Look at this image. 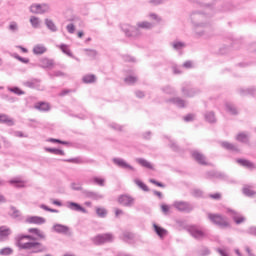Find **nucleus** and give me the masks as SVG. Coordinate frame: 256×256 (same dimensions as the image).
I'll return each instance as SVG.
<instances>
[{"mask_svg":"<svg viewBox=\"0 0 256 256\" xmlns=\"http://www.w3.org/2000/svg\"><path fill=\"white\" fill-rule=\"evenodd\" d=\"M28 233H32V235L18 234L15 237V245L18 247L19 251H28L31 255L47 253V246L39 242V239L42 241L47 239L45 232L38 228H29ZM33 235H36V237Z\"/></svg>","mask_w":256,"mask_h":256,"instance_id":"f257e3e1","label":"nucleus"},{"mask_svg":"<svg viewBox=\"0 0 256 256\" xmlns=\"http://www.w3.org/2000/svg\"><path fill=\"white\" fill-rule=\"evenodd\" d=\"M215 12L203 13L201 11H193L190 14V20L193 24V33L196 39H211L213 37V27L211 22L207 21Z\"/></svg>","mask_w":256,"mask_h":256,"instance_id":"f03ea898","label":"nucleus"},{"mask_svg":"<svg viewBox=\"0 0 256 256\" xmlns=\"http://www.w3.org/2000/svg\"><path fill=\"white\" fill-rule=\"evenodd\" d=\"M120 29L128 39H139V37L143 35L141 29L149 31L153 29V23L149 21H140L136 23V26H133L129 23H123L120 25Z\"/></svg>","mask_w":256,"mask_h":256,"instance_id":"7ed1b4c3","label":"nucleus"},{"mask_svg":"<svg viewBox=\"0 0 256 256\" xmlns=\"http://www.w3.org/2000/svg\"><path fill=\"white\" fill-rule=\"evenodd\" d=\"M208 219L212 223H214V225H218V227H221V229H225L229 227V222L227 221V218L223 217L220 214L208 213Z\"/></svg>","mask_w":256,"mask_h":256,"instance_id":"20e7f679","label":"nucleus"},{"mask_svg":"<svg viewBox=\"0 0 256 256\" xmlns=\"http://www.w3.org/2000/svg\"><path fill=\"white\" fill-rule=\"evenodd\" d=\"M172 206L177 211H180V213H191V211L195 209V206H193V204L186 201H175Z\"/></svg>","mask_w":256,"mask_h":256,"instance_id":"39448f33","label":"nucleus"},{"mask_svg":"<svg viewBox=\"0 0 256 256\" xmlns=\"http://www.w3.org/2000/svg\"><path fill=\"white\" fill-rule=\"evenodd\" d=\"M49 11H51V6L47 3L32 4L30 6V12L36 15H43L45 13H49Z\"/></svg>","mask_w":256,"mask_h":256,"instance_id":"423d86ee","label":"nucleus"},{"mask_svg":"<svg viewBox=\"0 0 256 256\" xmlns=\"http://www.w3.org/2000/svg\"><path fill=\"white\" fill-rule=\"evenodd\" d=\"M113 239L114 237L111 233L99 234L93 238V243L95 245H103L105 243H113Z\"/></svg>","mask_w":256,"mask_h":256,"instance_id":"0eeeda50","label":"nucleus"},{"mask_svg":"<svg viewBox=\"0 0 256 256\" xmlns=\"http://www.w3.org/2000/svg\"><path fill=\"white\" fill-rule=\"evenodd\" d=\"M82 195L85 197V199H92L93 201H99L101 199H104L103 194H99L98 192L91 191V190H82Z\"/></svg>","mask_w":256,"mask_h":256,"instance_id":"6e6552de","label":"nucleus"},{"mask_svg":"<svg viewBox=\"0 0 256 256\" xmlns=\"http://www.w3.org/2000/svg\"><path fill=\"white\" fill-rule=\"evenodd\" d=\"M118 203L123 207H133L135 205V198L129 195H121L118 198Z\"/></svg>","mask_w":256,"mask_h":256,"instance_id":"1a4fd4ad","label":"nucleus"},{"mask_svg":"<svg viewBox=\"0 0 256 256\" xmlns=\"http://www.w3.org/2000/svg\"><path fill=\"white\" fill-rule=\"evenodd\" d=\"M24 87H28V89H37L38 91L41 90V80L37 78H32L30 80L22 82Z\"/></svg>","mask_w":256,"mask_h":256,"instance_id":"9d476101","label":"nucleus"},{"mask_svg":"<svg viewBox=\"0 0 256 256\" xmlns=\"http://www.w3.org/2000/svg\"><path fill=\"white\" fill-rule=\"evenodd\" d=\"M227 213L230 214L236 225H241V223H245V217L241 215V213L230 208H228Z\"/></svg>","mask_w":256,"mask_h":256,"instance_id":"9b49d317","label":"nucleus"},{"mask_svg":"<svg viewBox=\"0 0 256 256\" xmlns=\"http://www.w3.org/2000/svg\"><path fill=\"white\" fill-rule=\"evenodd\" d=\"M112 161L113 164L117 165V167H120V169H129V171H135V168L122 158H113Z\"/></svg>","mask_w":256,"mask_h":256,"instance_id":"f8f14e48","label":"nucleus"},{"mask_svg":"<svg viewBox=\"0 0 256 256\" xmlns=\"http://www.w3.org/2000/svg\"><path fill=\"white\" fill-rule=\"evenodd\" d=\"M52 229L55 233H59L61 235H71L69 226L63 224H54Z\"/></svg>","mask_w":256,"mask_h":256,"instance_id":"ddd939ff","label":"nucleus"},{"mask_svg":"<svg viewBox=\"0 0 256 256\" xmlns=\"http://www.w3.org/2000/svg\"><path fill=\"white\" fill-rule=\"evenodd\" d=\"M25 221L30 225H43L47 220L41 216H28Z\"/></svg>","mask_w":256,"mask_h":256,"instance_id":"4468645a","label":"nucleus"},{"mask_svg":"<svg viewBox=\"0 0 256 256\" xmlns=\"http://www.w3.org/2000/svg\"><path fill=\"white\" fill-rule=\"evenodd\" d=\"M66 207L71 211H78L80 213H87V209H85L81 204L77 202H67Z\"/></svg>","mask_w":256,"mask_h":256,"instance_id":"2eb2a0df","label":"nucleus"},{"mask_svg":"<svg viewBox=\"0 0 256 256\" xmlns=\"http://www.w3.org/2000/svg\"><path fill=\"white\" fill-rule=\"evenodd\" d=\"M188 232L192 237H194V239H203V237H205V233L195 226L189 227Z\"/></svg>","mask_w":256,"mask_h":256,"instance_id":"dca6fc26","label":"nucleus"},{"mask_svg":"<svg viewBox=\"0 0 256 256\" xmlns=\"http://www.w3.org/2000/svg\"><path fill=\"white\" fill-rule=\"evenodd\" d=\"M236 162L238 165H241V167H245L246 169H249L250 171H253L256 169L255 163L247 160V159H237Z\"/></svg>","mask_w":256,"mask_h":256,"instance_id":"f3484780","label":"nucleus"},{"mask_svg":"<svg viewBox=\"0 0 256 256\" xmlns=\"http://www.w3.org/2000/svg\"><path fill=\"white\" fill-rule=\"evenodd\" d=\"M192 157L199 163L200 165H207V160L205 158V155L200 153L199 151L195 150L192 152Z\"/></svg>","mask_w":256,"mask_h":256,"instance_id":"a211bd4d","label":"nucleus"},{"mask_svg":"<svg viewBox=\"0 0 256 256\" xmlns=\"http://www.w3.org/2000/svg\"><path fill=\"white\" fill-rule=\"evenodd\" d=\"M168 103H173V105H176L180 109L187 107V102L179 97L169 99Z\"/></svg>","mask_w":256,"mask_h":256,"instance_id":"6ab92c4d","label":"nucleus"},{"mask_svg":"<svg viewBox=\"0 0 256 256\" xmlns=\"http://www.w3.org/2000/svg\"><path fill=\"white\" fill-rule=\"evenodd\" d=\"M238 93L241 97H246V95H256V87L240 88Z\"/></svg>","mask_w":256,"mask_h":256,"instance_id":"aec40b11","label":"nucleus"},{"mask_svg":"<svg viewBox=\"0 0 256 256\" xmlns=\"http://www.w3.org/2000/svg\"><path fill=\"white\" fill-rule=\"evenodd\" d=\"M221 147H223V149H226L227 151H233L234 153H239V148L237 147V145L224 141L221 142Z\"/></svg>","mask_w":256,"mask_h":256,"instance_id":"412c9836","label":"nucleus"},{"mask_svg":"<svg viewBox=\"0 0 256 256\" xmlns=\"http://www.w3.org/2000/svg\"><path fill=\"white\" fill-rule=\"evenodd\" d=\"M153 229L156 233V235H158V237H160V239H164L165 236L167 235V230L157 224H153Z\"/></svg>","mask_w":256,"mask_h":256,"instance_id":"4be33fe9","label":"nucleus"},{"mask_svg":"<svg viewBox=\"0 0 256 256\" xmlns=\"http://www.w3.org/2000/svg\"><path fill=\"white\" fill-rule=\"evenodd\" d=\"M182 93L185 97H195V95L199 93V90H196L195 88L182 87Z\"/></svg>","mask_w":256,"mask_h":256,"instance_id":"5701e85b","label":"nucleus"},{"mask_svg":"<svg viewBox=\"0 0 256 256\" xmlns=\"http://www.w3.org/2000/svg\"><path fill=\"white\" fill-rule=\"evenodd\" d=\"M54 65H55V62L53 61V59L43 58L41 60L40 67H42V69H53Z\"/></svg>","mask_w":256,"mask_h":256,"instance_id":"b1692460","label":"nucleus"},{"mask_svg":"<svg viewBox=\"0 0 256 256\" xmlns=\"http://www.w3.org/2000/svg\"><path fill=\"white\" fill-rule=\"evenodd\" d=\"M11 234V229L7 228V226L0 227V241H6L7 237Z\"/></svg>","mask_w":256,"mask_h":256,"instance_id":"393cba45","label":"nucleus"},{"mask_svg":"<svg viewBox=\"0 0 256 256\" xmlns=\"http://www.w3.org/2000/svg\"><path fill=\"white\" fill-rule=\"evenodd\" d=\"M225 109L227 113H229L230 115H239V111H237V107H235L234 104L231 102L225 103Z\"/></svg>","mask_w":256,"mask_h":256,"instance_id":"a878e982","label":"nucleus"},{"mask_svg":"<svg viewBox=\"0 0 256 256\" xmlns=\"http://www.w3.org/2000/svg\"><path fill=\"white\" fill-rule=\"evenodd\" d=\"M236 141L239 143H249V134L247 132H240L236 135Z\"/></svg>","mask_w":256,"mask_h":256,"instance_id":"bb28decb","label":"nucleus"},{"mask_svg":"<svg viewBox=\"0 0 256 256\" xmlns=\"http://www.w3.org/2000/svg\"><path fill=\"white\" fill-rule=\"evenodd\" d=\"M34 55H43V53H47V48L43 44L35 45L33 48Z\"/></svg>","mask_w":256,"mask_h":256,"instance_id":"cd10ccee","label":"nucleus"},{"mask_svg":"<svg viewBox=\"0 0 256 256\" xmlns=\"http://www.w3.org/2000/svg\"><path fill=\"white\" fill-rule=\"evenodd\" d=\"M45 25H46L47 29H49V31H52V33H57V31H58L57 25H55V22H53V20L46 18Z\"/></svg>","mask_w":256,"mask_h":256,"instance_id":"c85d7f7f","label":"nucleus"},{"mask_svg":"<svg viewBox=\"0 0 256 256\" xmlns=\"http://www.w3.org/2000/svg\"><path fill=\"white\" fill-rule=\"evenodd\" d=\"M204 118L207 123H217V118L215 117V112L208 111L204 114Z\"/></svg>","mask_w":256,"mask_h":256,"instance_id":"c756f323","label":"nucleus"},{"mask_svg":"<svg viewBox=\"0 0 256 256\" xmlns=\"http://www.w3.org/2000/svg\"><path fill=\"white\" fill-rule=\"evenodd\" d=\"M136 163L141 165V167H145L146 169H153V165L150 164L145 158H136Z\"/></svg>","mask_w":256,"mask_h":256,"instance_id":"7c9ffc66","label":"nucleus"},{"mask_svg":"<svg viewBox=\"0 0 256 256\" xmlns=\"http://www.w3.org/2000/svg\"><path fill=\"white\" fill-rule=\"evenodd\" d=\"M171 46L175 51H181V49H185V47H187V44L181 41H174L171 43Z\"/></svg>","mask_w":256,"mask_h":256,"instance_id":"2f4dec72","label":"nucleus"},{"mask_svg":"<svg viewBox=\"0 0 256 256\" xmlns=\"http://www.w3.org/2000/svg\"><path fill=\"white\" fill-rule=\"evenodd\" d=\"M30 23L33 29H39V27H41V19H39V17L31 16Z\"/></svg>","mask_w":256,"mask_h":256,"instance_id":"473e14b6","label":"nucleus"},{"mask_svg":"<svg viewBox=\"0 0 256 256\" xmlns=\"http://www.w3.org/2000/svg\"><path fill=\"white\" fill-rule=\"evenodd\" d=\"M205 9H209V11L215 12V3L217 0H203Z\"/></svg>","mask_w":256,"mask_h":256,"instance_id":"72a5a7b5","label":"nucleus"},{"mask_svg":"<svg viewBox=\"0 0 256 256\" xmlns=\"http://www.w3.org/2000/svg\"><path fill=\"white\" fill-rule=\"evenodd\" d=\"M35 109H38V111L45 112V111H49V109H51V107L49 106V103L40 102L35 105Z\"/></svg>","mask_w":256,"mask_h":256,"instance_id":"f704fd0d","label":"nucleus"},{"mask_svg":"<svg viewBox=\"0 0 256 256\" xmlns=\"http://www.w3.org/2000/svg\"><path fill=\"white\" fill-rule=\"evenodd\" d=\"M82 81L86 84L95 83V81H97V77L94 74H88L82 78Z\"/></svg>","mask_w":256,"mask_h":256,"instance_id":"c9c22d12","label":"nucleus"},{"mask_svg":"<svg viewBox=\"0 0 256 256\" xmlns=\"http://www.w3.org/2000/svg\"><path fill=\"white\" fill-rule=\"evenodd\" d=\"M44 151H46L47 153H53V155H65V151L57 148L46 147L44 148Z\"/></svg>","mask_w":256,"mask_h":256,"instance_id":"e433bc0d","label":"nucleus"},{"mask_svg":"<svg viewBox=\"0 0 256 256\" xmlns=\"http://www.w3.org/2000/svg\"><path fill=\"white\" fill-rule=\"evenodd\" d=\"M0 123H4L6 125H13V119L9 118L6 114H0Z\"/></svg>","mask_w":256,"mask_h":256,"instance_id":"4c0bfd02","label":"nucleus"},{"mask_svg":"<svg viewBox=\"0 0 256 256\" xmlns=\"http://www.w3.org/2000/svg\"><path fill=\"white\" fill-rule=\"evenodd\" d=\"M243 193L246 195V197H253V195H256V192L251 189V186L245 185L243 187Z\"/></svg>","mask_w":256,"mask_h":256,"instance_id":"58836bf2","label":"nucleus"},{"mask_svg":"<svg viewBox=\"0 0 256 256\" xmlns=\"http://www.w3.org/2000/svg\"><path fill=\"white\" fill-rule=\"evenodd\" d=\"M8 91H10V93H14V95H25V91L21 90L19 87L14 86V87H8Z\"/></svg>","mask_w":256,"mask_h":256,"instance_id":"ea45409f","label":"nucleus"},{"mask_svg":"<svg viewBox=\"0 0 256 256\" xmlns=\"http://www.w3.org/2000/svg\"><path fill=\"white\" fill-rule=\"evenodd\" d=\"M8 29L11 33H18L19 32V24L17 22L12 21L10 22Z\"/></svg>","mask_w":256,"mask_h":256,"instance_id":"a19ab883","label":"nucleus"},{"mask_svg":"<svg viewBox=\"0 0 256 256\" xmlns=\"http://www.w3.org/2000/svg\"><path fill=\"white\" fill-rule=\"evenodd\" d=\"M134 183H135L140 189H142V191L149 192V187L146 186V184L143 183V181H141V180H139V179H135V180H134Z\"/></svg>","mask_w":256,"mask_h":256,"instance_id":"79ce46f5","label":"nucleus"},{"mask_svg":"<svg viewBox=\"0 0 256 256\" xmlns=\"http://www.w3.org/2000/svg\"><path fill=\"white\" fill-rule=\"evenodd\" d=\"M96 214L98 215V217H101V219H105V217H107V209L97 207Z\"/></svg>","mask_w":256,"mask_h":256,"instance_id":"37998d69","label":"nucleus"},{"mask_svg":"<svg viewBox=\"0 0 256 256\" xmlns=\"http://www.w3.org/2000/svg\"><path fill=\"white\" fill-rule=\"evenodd\" d=\"M60 49L65 55H68V57H73V53H71L67 44H61Z\"/></svg>","mask_w":256,"mask_h":256,"instance_id":"c03bdc74","label":"nucleus"},{"mask_svg":"<svg viewBox=\"0 0 256 256\" xmlns=\"http://www.w3.org/2000/svg\"><path fill=\"white\" fill-rule=\"evenodd\" d=\"M86 55L88 57H91V59H96L97 57V50H93V49H84Z\"/></svg>","mask_w":256,"mask_h":256,"instance_id":"a18cd8bd","label":"nucleus"},{"mask_svg":"<svg viewBox=\"0 0 256 256\" xmlns=\"http://www.w3.org/2000/svg\"><path fill=\"white\" fill-rule=\"evenodd\" d=\"M125 83L127 85H135L137 83V77L136 76H128L124 79Z\"/></svg>","mask_w":256,"mask_h":256,"instance_id":"49530a36","label":"nucleus"},{"mask_svg":"<svg viewBox=\"0 0 256 256\" xmlns=\"http://www.w3.org/2000/svg\"><path fill=\"white\" fill-rule=\"evenodd\" d=\"M0 255H4V256L13 255V249L9 247L2 248L0 250Z\"/></svg>","mask_w":256,"mask_h":256,"instance_id":"de8ad7c7","label":"nucleus"},{"mask_svg":"<svg viewBox=\"0 0 256 256\" xmlns=\"http://www.w3.org/2000/svg\"><path fill=\"white\" fill-rule=\"evenodd\" d=\"M71 189L73 191H81L82 194H83V191H85V189H83V187L80 186V184H77L75 182L71 183Z\"/></svg>","mask_w":256,"mask_h":256,"instance_id":"09e8293b","label":"nucleus"},{"mask_svg":"<svg viewBox=\"0 0 256 256\" xmlns=\"http://www.w3.org/2000/svg\"><path fill=\"white\" fill-rule=\"evenodd\" d=\"M199 255H200V256L211 255V251L209 250V248L203 246V247L199 250Z\"/></svg>","mask_w":256,"mask_h":256,"instance_id":"8fccbe9b","label":"nucleus"},{"mask_svg":"<svg viewBox=\"0 0 256 256\" xmlns=\"http://www.w3.org/2000/svg\"><path fill=\"white\" fill-rule=\"evenodd\" d=\"M163 93H166L167 95H173L175 93V89L171 86H165L162 88Z\"/></svg>","mask_w":256,"mask_h":256,"instance_id":"3c124183","label":"nucleus"},{"mask_svg":"<svg viewBox=\"0 0 256 256\" xmlns=\"http://www.w3.org/2000/svg\"><path fill=\"white\" fill-rule=\"evenodd\" d=\"M93 181H94V183H96V185H99L100 187H105V179L99 178V177H94Z\"/></svg>","mask_w":256,"mask_h":256,"instance_id":"603ef678","label":"nucleus"},{"mask_svg":"<svg viewBox=\"0 0 256 256\" xmlns=\"http://www.w3.org/2000/svg\"><path fill=\"white\" fill-rule=\"evenodd\" d=\"M48 142L49 143H59L60 145H69V142L63 141V140H59V139H55V138H49Z\"/></svg>","mask_w":256,"mask_h":256,"instance_id":"864d4df0","label":"nucleus"},{"mask_svg":"<svg viewBox=\"0 0 256 256\" xmlns=\"http://www.w3.org/2000/svg\"><path fill=\"white\" fill-rule=\"evenodd\" d=\"M149 19H151L152 21H156L157 23H161L162 19L159 17V15L155 14V13H150L148 15Z\"/></svg>","mask_w":256,"mask_h":256,"instance_id":"5fc2aeb1","label":"nucleus"},{"mask_svg":"<svg viewBox=\"0 0 256 256\" xmlns=\"http://www.w3.org/2000/svg\"><path fill=\"white\" fill-rule=\"evenodd\" d=\"M10 185H15V187H23V184H21V180L19 179H12L9 181Z\"/></svg>","mask_w":256,"mask_h":256,"instance_id":"6e6d98bb","label":"nucleus"},{"mask_svg":"<svg viewBox=\"0 0 256 256\" xmlns=\"http://www.w3.org/2000/svg\"><path fill=\"white\" fill-rule=\"evenodd\" d=\"M15 59H17L18 61H20L21 63H29V59L28 58H23L21 56H19L18 54H14Z\"/></svg>","mask_w":256,"mask_h":256,"instance_id":"4d7b16f0","label":"nucleus"},{"mask_svg":"<svg viewBox=\"0 0 256 256\" xmlns=\"http://www.w3.org/2000/svg\"><path fill=\"white\" fill-rule=\"evenodd\" d=\"M165 1L167 0H148V3H150V5H163Z\"/></svg>","mask_w":256,"mask_h":256,"instance_id":"13d9d810","label":"nucleus"},{"mask_svg":"<svg viewBox=\"0 0 256 256\" xmlns=\"http://www.w3.org/2000/svg\"><path fill=\"white\" fill-rule=\"evenodd\" d=\"M111 129H114V131H122L123 126L117 124V123H112L110 124Z\"/></svg>","mask_w":256,"mask_h":256,"instance_id":"bf43d9fd","label":"nucleus"},{"mask_svg":"<svg viewBox=\"0 0 256 256\" xmlns=\"http://www.w3.org/2000/svg\"><path fill=\"white\" fill-rule=\"evenodd\" d=\"M169 147L172 148L173 151H179V146L173 140H170Z\"/></svg>","mask_w":256,"mask_h":256,"instance_id":"052dcab7","label":"nucleus"},{"mask_svg":"<svg viewBox=\"0 0 256 256\" xmlns=\"http://www.w3.org/2000/svg\"><path fill=\"white\" fill-rule=\"evenodd\" d=\"M209 198L215 201H221V193L210 194Z\"/></svg>","mask_w":256,"mask_h":256,"instance_id":"680f3d73","label":"nucleus"},{"mask_svg":"<svg viewBox=\"0 0 256 256\" xmlns=\"http://www.w3.org/2000/svg\"><path fill=\"white\" fill-rule=\"evenodd\" d=\"M149 181H150V183H152L153 185H156L157 187L165 188V184H163L155 179H150Z\"/></svg>","mask_w":256,"mask_h":256,"instance_id":"e2e57ef3","label":"nucleus"},{"mask_svg":"<svg viewBox=\"0 0 256 256\" xmlns=\"http://www.w3.org/2000/svg\"><path fill=\"white\" fill-rule=\"evenodd\" d=\"M66 74L63 73L62 71H55L54 74H50V77L53 78V77H65Z\"/></svg>","mask_w":256,"mask_h":256,"instance_id":"0e129e2a","label":"nucleus"},{"mask_svg":"<svg viewBox=\"0 0 256 256\" xmlns=\"http://www.w3.org/2000/svg\"><path fill=\"white\" fill-rule=\"evenodd\" d=\"M66 29H67L68 33H71V34L75 33V25H73V24H68L66 26Z\"/></svg>","mask_w":256,"mask_h":256,"instance_id":"69168bd1","label":"nucleus"},{"mask_svg":"<svg viewBox=\"0 0 256 256\" xmlns=\"http://www.w3.org/2000/svg\"><path fill=\"white\" fill-rule=\"evenodd\" d=\"M216 251L221 256H229V255H227V249L217 248Z\"/></svg>","mask_w":256,"mask_h":256,"instance_id":"338daca9","label":"nucleus"},{"mask_svg":"<svg viewBox=\"0 0 256 256\" xmlns=\"http://www.w3.org/2000/svg\"><path fill=\"white\" fill-rule=\"evenodd\" d=\"M247 233H249V235H255V237H256V227H250L247 230Z\"/></svg>","mask_w":256,"mask_h":256,"instance_id":"774afa93","label":"nucleus"}]
</instances>
